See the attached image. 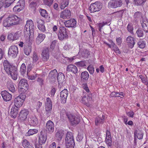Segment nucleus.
<instances>
[{
    "label": "nucleus",
    "instance_id": "nucleus-1",
    "mask_svg": "<svg viewBox=\"0 0 148 148\" xmlns=\"http://www.w3.org/2000/svg\"><path fill=\"white\" fill-rule=\"evenodd\" d=\"M134 17L136 20H138L141 18V24L143 30L146 33H148V23L147 19L142 16V13L140 12H136L134 15Z\"/></svg>",
    "mask_w": 148,
    "mask_h": 148
},
{
    "label": "nucleus",
    "instance_id": "nucleus-2",
    "mask_svg": "<svg viewBox=\"0 0 148 148\" xmlns=\"http://www.w3.org/2000/svg\"><path fill=\"white\" fill-rule=\"evenodd\" d=\"M68 30L64 27L61 26L60 27L59 33L58 34V37L60 40H62L64 39L68 38Z\"/></svg>",
    "mask_w": 148,
    "mask_h": 148
},
{
    "label": "nucleus",
    "instance_id": "nucleus-3",
    "mask_svg": "<svg viewBox=\"0 0 148 148\" xmlns=\"http://www.w3.org/2000/svg\"><path fill=\"white\" fill-rule=\"evenodd\" d=\"M34 29V25L32 21L31 20L27 21L24 27L25 34L27 36H29L31 31H33Z\"/></svg>",
    "mask_w": 148,
    "mask_h": 148
},
{
    "label": "nucleus",
    "instance_id": "nucleus-4",
    "mask_svg": "<svg viewBox=\"0 0 148 148\" xmlns=\"http://www.w3.org/2000/svg\"><path fill=\"white\" fill-rule=\"evenodd\" d=\"M101 8V3L97 1L90 5L89 10L91 12H93L99 11Z\"/></svg>",
    "mask_w": 148,
    "mask_h": 148
},
{
    "label": "nucleus",
    "instance_id": "nucleus-5",
    "mask_svg": "<svg viewBox=\"0 0 148 148\" xmlns=\"http://www.w3.org/2000/svg\"><path fill=\"white\" fill-rule=\"evenodd\" d=\"M26 97V95H19L14 99V106L17 107L21 106L23 105Z\"/></svg>",
    "mask_w": 148,
    "mask_h": 148
},
{
    "label": "nucleus",
    "instance_id": "nucleus-6",
    "mask_svg": "<svg viewBox=\"0 0 148 148\" xmlns=\"http://www.w3.org/2000/svg\"><path fill=\"white\" fill-rule=\"evenodd\" d=\"M52 102L49 97L47 98L45 103V111L47 116H49L51 113Z\"/></svg>",
    "mask_w": 148,
    "mask_h": 148
},
{
    "label": "nucleus",
    "instance_id": "nucleus-7",
    "mask_svg": "<svg viewBox=\"0 0 148 148\" xmlns=\"http://www.w3.org/2000/svg\"><path fill=\"white\" fill-rule=\"evenodd\" d=\"M68 118L71 124L73 125H76L80 122V117L77 116H75L71 114L68 115Z\"/></svg>",
    "mask_w": 148,
    "mask_h": 148
},
{
    "label": "nucleus",
    "instance_id": "nucleus-8",
    "mask_svg": "<svg viewBox=\"0 0 148 148\" xmlns=\"http://www.w3.org/2000/svg\"><path fill=\"white\" fill-rule=\"evenodd\" d=\"M82 97L81 102L87 106L89 107L90 106L89 102L92 99L91 94H88L87 97L85 93L84 92L82 96Z\"/></svg>",
    "mask_w": 148,
    "mask_h": 148
},
{
    "label": "nucleus",
    "instance_id": "nucleus-9",
    "mask_svg": "<svg viewBox=\"0 0 148 148\" xmlns=\"http://www.w3.org/2000/svg\"><path fill=\"white\" fill-rule=\"evenodd\" d=\"M122 5V1L121 0H112L108 3V6L112 8H116L121 6Z\"/></svg>",
    "mask_w": 148,
    "mask_h": 148
},
{
    "label": "nucleus",
    "instance_id": "nucleus-10",
    "mask_svg": "<svg viewBox=\"0 0 148 148\" xmlns=\"http://www.w3.org/2000/svg\"><path fill=\"white\" fill-rule=\"evenodd\" d=\"M20 18L16 15H11L10 16V27L19 24Z\"/></svg>",
    "mask_w": 148,
    "mask_h": 148
},
{
    "label": "nucleus",
    "instance_id": "nucleus-11",
    "mask_svg": "<svg viewBox=\"0 0 148 148\" xmlns=\"http://www.w3.org/2000/svg\"><path fill=\"white\" fill-rule=\"evenodd\" d=\"M40 0H34L29 3V8L32 11L35 12L40 4Z\"/></svg>",
    "mask_w": 148,
    "mask_h": 148
},
{
    "label": "nucleus",
    "instance_id": "nucleus-12",
    "mask_svg": "<svg viewBox=\"0 0 148 148\" xmlns=\"http://www.w3.org/2000/svg\"><path fill=\"white\" fill-rule=\"evenodd\" d=\"M71 11L69 9H65L60 14V17L63 19H69L71 18Z\"/></svg>",
    "mask_w": 148,
    "mask_h": 148
},
{
    "label": "nucleus",
    "instance_id": "nucleus-13",
    "mask_svg": "<svg viewBox=\"0 0 148 148\" xmlns=\"http://www.w3.org/2000/svg\"><path fill=\"white\" fill-rule=\"evenodd\" d=\"M10 75L14 80L17 79L18 74L16 66L10 65Z\"/></svg>",
    "mask_w": 148,
    "mask_h": 148
},
{
    "label": "nucleus",
    "instance_id": "nucleus-14",
    "mask_svg": "<svg viewBox=\"0 0 148 148\" xmlns=\"http://www.w3.org/2000/svg\"><path fill=\"white\" fill-rule=\"evenodd\" d=\"M58 72L56 69H54L51 71L49 73L48 78L50 81L51 82H55L57 79Z\"/></svg>",
    "mask_w": 148,
    "mask_h": 148
},
{
    "label": "nucleus",
    "instance_id": "nucleus-15",
    "mask_svg": "<svg viewBox=\"0 0 148 148\" xmlns=\"http://www.w3.org/2000/svg\"><path fill=\"white\" fill-rule=\"evenodd\" d=\"M41 55L42 60L44 62L47 61L49 57V48H46L43 50Z\"/></svg>",
    "mask_w": 148,
    "mask_h": 148
},
{
    "label": "nucleus",
    "instance_id": "nucleus-16",
    "mask_svg": "<svg viewBox=\"0 0 148 148\" xmlns=\"http://www.w3.org/2000/svg\"><path fill=\"white\" fill-rule=\"evenodd\" d=\"M29 113V111L27 110L24 109L22 110L19 114V119L21 121H25Z\"/></svg>",
    "mask_w": 148,
    "mask_h": 148
},
{
    "label": "nucleus",
    "instance_id": "nucleus-17",
    "mask_svg": "<svg viewBox=\"0 0 148 148\" xmlns=\"http://www.w3.org/2000/svg\"><path fill=\"white\" fill-rule=\"evenodd\" d=\"M68 94V91L66 89H64L61 92L60 97L62 103L64 104L66 103Z\"/></svg>",
    "mask_w": 148,
    "mask_h": 148
},
{
    "label": "nucleus",
    "instance_id": "nucleus-18",
    "mask_svg": "<svg viewBox=\"0 0 148 148\" xmlns=\"http://www.w3.org/2000/svg\"><path fill=\"white\" fill-rule=\"evenodd\" d=\"M66 27H74L76 25V21L73 18L66 21L64 23Z\"/></svg>",
    "mask_w": 148,
    "mask_h": 148
},
{
    "label": "nucleus",
    "instance_id": "nucleus-19",
    "mask_svg": "<svg viewBox=\"0 0 148 148\" xmlns=\"http://www.w3.org/2000/svg\"><path fill=\"white\" fill-rule=\"evenodd\" d=\"M46 127L49 132L51 133L54 130V124L51 120H49L46 123Z\"/></svg>",
    "mask_w": 148,
    "mask_h": 148
},
{
    "label": "nucleus",
    "instance_id": "nucleus-20",
    "mask_svg": "<svg viewBox=\"0 0 148 148\" xmlns=\"http://www.w3.org/2000/svg\"><path fill=\"white\" fill-rule=\"evenodd\" d=\"M10 55L13 58H15L18 53L17 47L15 46H11L10 48Z\"/></svg>",
    "mask_w": 148,
    "mask_h": 148
},
{
    "label": "nucleus",
    "instance_id": "nucleus-21",
    "mask_svg": "<svg viewBox=\"0 0 148 148\" xmlns=\"http://www.w3.org/2000/svg\"><path fill=\"white\" fill-rule=\"evenodd\" d=\"M36 22L38 24V27L39 29L42 31H45L46 29L44 25V21L38 18L37 19Z\"/></svg>",
    "mask_w": 148,
    "mask_h": 148
},
{
    "label": "nucleus",
    "instance_id": "nucleus-22",
    "mask_svg": "<svg viewBox=\"0 0 148 148\" xmlns=\"http://www.w3.org/2000/svg\"><path fill=\"white\" fill-rule=\"evenodd\" d=\"M66 71L75 74L77 73L78 70L77 67L75 65L69 64L67 66Z\"/></svg>",
    "mask_w": 148,
    "mask_h": 148
},
{
    "label": "nucleus",
    "instance_id": "nucleus-23",
    "mask_svg": "<svg viewBox=\"0 0 148 148\" xmlns=\"http://www.w3.org/2000/svg\"><path fill=\"white\" fill-rule=\"evenodd\" d=\"M47 139V136L46 134H43V132L41 131L39 137V143L40 145L44 144Z\"/></svg>",
    "mask_w": 148,
    "mask_h": 148
},
{
    "label": "nucleus",
    "instance_id": "nucleus-24",
    "mask_svg": "<svg viewBox=\"0 0 148 148\" xmlns=\"http://www.w3.org/2000/svg\"><path fill=\"white\" fill-rule=\"evenodd\" d=\"M28 121L32 126H36L38 124V119L35 116H31L29 119Z\"/></svg>",
    "mask_w": 148,
    "mask_h": 148
},
{
    "label": "nucleus",
    "instance_id": "nucleus-25",
    "mask_svg": "<svg viewBox=\"0 0 148 148\" xmlns=\"http://www.w3.org/2000/svg\"><path fill=\"white\" fill-rule=\"evenodd\" d=\"M105 117L104 115H102V117L98 116L95 119V123L96 125H99L100 124H103L105 120Z\"/></svg>",
    "mask_w": 148,
    "mask_h": 148
},
{
    "label": "nucleus",
    "instance_id": "nucleus-26",
    "mask_svg": "<svg viewBox=\"0 0 148 148\" xmlns=\"http://www.w3.org/2000/svg\"><path fill=\"white\" fill-rule=\"evenodd\" d=\"M18 107L14 106L11 109V117L13 118H15L18 113Z\"/></svg>",
    "mask_w": 148,
    "mask_h": 148
},
{
    "label": "nucleus",
    "instance_id": "nucleus-27",
    "mask_svg": "<svg viewBox=\"0 0 148 148\" xmlns=\"http://www.w3.org/2000/svg\"><path fill=\"white\" fill-rule=\"evenodd\" d=\"M57 79L59 84H62L65 81V77L64 75L61 73H59L57 75Z\"/></svg>",
    "mask_w": 148,
    "mask_h": 148
},
{
    "label": "nucleus",
    "instance_id": "nucleus-28",
    "mask_svg": "<svg viewBox=\"0 0 148 148\" xmlns=\"http://www.w3.org/2000/svg\"><path fill=\"white\" fill-rule=\"evenodd\" d=\"M18 88L27 87H29L28 84L27 80L25 79H21L18 84Z\"/></svg>",
    "mask_w": 148,
    "mask_h": 148
},
{
    "label": "nucleus",
    "instance_id": "nucleus-29",
    "mask_svg": "<svg viewBox=\"0 0 148 148\" xmlns=\"http://www.w3.org/2000/svg\"><path fill=\"white\" fill-rule=\"evenodd\" d=\"M64 135V132L62 130H58L55 135L56 139L58 141H60Z\"/></svg>",
    "mask_w": 148,
    "mask_h": 148
},
{
    "label": "nucleus",
    "instance_id": "nucleus-30",
    "mask_svg": "<svg viewBox=\"0 0 148 148\" xmlns=\"http://www.w3.org/2000/svg\"><path fill=\"white\" fill-rule=\"evenodd\" d=\"M1 95L3 99L5 101H9V93L6 90L2 91L1 92Z\"/></svg>",
    "mask_w": 148,
    "mask_h": 148
},
{
    "label": "nucleus",
    "instance_id": "nucleus-31",
    "mask_svg": "<svg viewBox=\"0 0 148 148\" xmlns=\"http://www.w3.org/2000/svg\"><path fill=\"white\" fill-rule=\"evenodd\" d=\"M135 138L136 137L139 139H142L143 136V133L140 130L138 129L136 130L134 132Z\"/></svg>",
    "mask_w": 148,
    "mask_h": 148
},
{
    "label": "nucleus",
    "instance_id": "nucleus-32",
    "mask_svg": "<svg viewBox=\"0 0 148 148\" xmlns=\"http://www.w3.org/2000/svg\"><path fill=\"white\" fill-rule=\"evenodd\" d=\"M89 77L88 73L86 71L82 72L81 75V78L82 80L84 81L87 80Z\"/></svg>",
    "mask_w": 148,
    "mask_h": 148
},
{
    "label": "nucleus",
    "instance_id": "nucleus-33",
    "mask_svg": "<svg viewBox=\"0 0 148 148\" xmlns=\"http://www.w3.org/2000/svg\"><path fill=\"white\" fill-rule=\"evenodd\" d=\"M45 37V34H39L38 36L36 39V42L38 44H39L42 42Z\"/></svg>",
    "mask_w": 148,
    "mask_h": 148
},
{
    "label": "nucleus",
    "instance_id": "nucleus-34",
    "mask_svg": "<svg viewBox=\"0 0 148 148\" xmlns=\"http://www.w3.org/2000/svg\"><path fill=\"white\" fill-rule=\"evenodd\" d=\"M126 41L127 43L130 44V47L131 48L134 47L135 42H134V39L131 36L128 37L126 39Z\"/></svg>",
    "mask_w": 148,
    "mask_h": 148
},
{
    "label": "nucleus",
    "instance_id": "nucleus-35",
    "mask_svg": "<svg viewBox=\"0 0 148 148\" xmlns=\"http://www.w3.org/2000/svg\"><path fill=\"white\" fill-rule=\"evenodd\" d=\"M4 69L6 73L9 74V63L7 60H5L3 63Z\"/></svg>",
    "mask_w": 148,
    "mask_h": 148
},
{
    "label": "nucleus",
    "instance_id": "nucleus-36",
    "mask_svg": "<svg viewBox=\"0 0 148 148\" xmlns=\"http://www.w3.org/2000/svg\"><path fill=\"white\" fill-rule=\"evenodd\" d=\"M124 12V10H121L113 13L112 15L117 18H120L122 16Z\"/></svg>",
    "mask_w": 148,
    "mask_h": 148
},
{
    "label": "nucleus",
    "instance_id": "nucleus-37",
    "mask_svg": "<svg viewBox=\"0 0 148 148\" xmlns=\"http://www.w3.org/2000/svg\"><path fill=\"white\" fill-rule=\"evenodd\" d=\"M66 148H74L75 145L74 140L65 142Z\"/></svg>",
    "mask_w": 148,
    "mask_h": 148
},
{
    "label": "nucleus",
    "instance_id": "nucleus-38",
    "mask_svg": "<svg viewBox=\"0 0 148 148\" xmlns=\"http://www.w3.org/2000/svg\"><path fill=\"white\" fill-rule=\"evenodd\" d=\"M69 4V0H61L60 8L61 9H64Z\"/></svg>",
    "mask_w": 148,
    "mask_h": 148
},
{
    "label": "nucleus",
    "instance_id": "nucleus-39",
    "mask_svg": "<svg viewBox=\"0 0 148 148\" xmlns=\"http://www.w3.org/2000/svg\"><path fill=\"white\" fill-rule=\"evenodd\" d=\"M61 119L62 120H65L67 117L68 118V115L69 114H66V111L64 109H62L60 112Z\"/></svg>",
    "mask_w": 148,
    "mask_h": 148
},
{
    "label": "nucleus",
    "instance_id": "nucleus-40",
    "mask_svg": "<svg viewBox=\"0 0 148 148\" xmlns=\"http://www.w3.org/2000/svg\"><path fill=\"white\" fill-rule=\"evenodd\" d=\"M22 145L25 148H33L29 142L26 139H24L22 141Z\"/></svg>",
    "mask_w": 148,
    "mask_h": 148
},
{
    "label": "nucleus",
    "instance_id": "nucleus-41",
    "mask_svg": "<svg viewBox=\"0 0 148 148\" xmlns=\"http://www.w3.org/2000/svg\"><path fill=\"white\" fill-rule=\"evenodd\" d=\"M74 140L73 134L71 132L67 133L66 134L65 139V142Z\"/></svg>",
    "mask_w": 148,
    "mask_h": 148
},
{
    "label": "nucleus",
    "instance_id": "nucleus-42",
    "mask_svg": "<svg viewBox=\"0 0 148 148\" xmlns=\"http://www.w3.org/2000/svg\"><path fill=\"white\" fill-rule=\"evenodd\" d=\"M32 51V47L30 45H28L24 47V51L25 54L29 56Z\"/></svg>",
    "mask_w": 148,
    "mask_h": 148
},
{
    "label": "nucleus",
    "instance_id": "nucleus-43",
    "mask_svg": "<svg viewBox=\"0 0 148 148\" xmlns=\"http://www.w3.org/2000/svg\"><path fill=\"white\" fill-rule=\"evenodd\" d=\"M38 132V130L37 129H30L26 133V136L32 135L34 134L37 133Z\"/></svg>",
    "mask_w": 148,
    "mask_h": 148
},
{
    "label": "nucleus",
    "instance_id": "nucleus-44",
    "mask_svg": "<svg viewBox=\"0 0 148 148\" xmlns=\"http://www.w3.org/2000/svg\"><path fill=\"white\" fill-rule=\"evenodd\" d=\"M29 87H22L21 88H18V91L20 93L19 95H26L25 93L26 92L27 90L28 89Z\"/></svg>",
    "mask_w": 148,
    "mask_h": 148
},
{
    "label": "nucleus",
    "instance_id": "nucleus-45",
    "mask_svg": "<svg viewBox=\"0 0 148 148\" xmlns=\"http://www.w3.org/2000/svg\"><path fill=\"white\" fill-rule=\"evenodd\" d=\"M26 71V67L24 63H23L21 65L20 68V72L21 74L23 75L25 74Z\"/></svg>",
    "mask_w": 148,
    "mask_h": 148
},
{
    "label": "nucleus",
    "instance_id": "nucleus-46",
    "mask_svg": "<svg viewBox=\"0 0 148 148\" xmlns=\"http://www.w3.org/2000/svg\"><path fill=\"white\" fill-rule=\"evenodd\" d=\"M147 0H134V3L137 6H140L144 5Z\"/></svg>",
    "mask_w": 148,
    "mask_h": 148
},
{
    "label": "nucleus",
    "instance_id": "nucleus-47",
    "mask_svg": "<svg viewBox=\"0 0 148 148\" xmlns=\"http://www.w3.org/2000/svg\"><path fill=\"white\" fill-rule=\"evenodd\" d=\"M18 34L16 33H15L14 35L12 33L10 34V40H16L18 38Z\"/></svg>",
    "mask_w": 148,
    "mask_h": 148
},
{
    "label": "nucleus",
    "instance_id": "nucleus-48",
    "mask_svg": "<svg viewBox=\"0 0 148 148\" xmlns=\"http://www.w3.org/2000/svg\"><path fill=\"white\" fill-rule=\"evenodd\" d=\"M23 8L22 7L19 5V4H18L15 6L13 8V11L14 12H19L21 10H22Z\"/></svg>",
    "mask_w": 148,
    "mask_h": 148
},
{
    "label": "nucleus",
    "instance_id": "nucleus-49",
    "mask_svg": "<svg viewBox=\"0 0 148 148\" xmlns=\"http://www.w3.org/2000/svg\"><path fill=\"white\" fill-rule=\"evenodd\" d=\"M137 36L139 37H143L144 35V33L141 29L139 28L136 32Z\"/></svg>",
    "mask_w": 148,
    "mask_h": 148
},
{
    "label": "nucleus",
    "instance_id": "nucleus-50",
    "mask_svg": "<svg viewBox=\"0 0 148 148\" xmlns=\"http://www.w3.org/2000/svg\"><path fill=\"white\" fill-rule=\"evenodd\" d=\"M112 142L111 137L106 138L105 142L108 147L112 146Z\"/></svg>",
    "mask_w": 148,
    "mask_h": 148
},
{
    "label": "nucleus",
    "instance_id": "nucleus-51",
    "mask_svg": "<svg viewBox=\"0 0 148 148\" xmlns=\"http://www.w3.org/2000/svg\"><path fill=\"white\" fill-rule=\"evenodd\" d=\"M41 15L45 18H46L47 16V13L46 11L44 9H40V10Z\"/></svg>",
    "mask_w": 148,
    "mask_h": 148
},
{
    "label": "nucleus",
    "instance_id": "nucleus-52",
    "mask_svg": "<svg viewBox=\"0 0 148 148\" xmlns=\"http://www.w3.org/2000/svg\"><path fill=\"white\" fill-rule=\"evenodd\" d=\"M32 59L33 62L34 63L36 62L39 59L37 53L35 51L33 53Z\"/></svg>",
    "mask_w": 148,
    "mask_h": 148
},
{
    "label": "nucleus",
    "instance_id": "nucleus-53",
    "mask_svg": "<svg viewBox=\"0 0 148 148\" xmlns=\"http://www.w3.org/2000/svg\"><path fill=\"white\" fill-rule=\"evenodd\" d=\"M138 47L141 48H144L145 46V42L143 40H139L138 42Z\"/></svg>",
    "mask_w": 148,
    "mask_h": 148
},
{
    "label": "nucleus",
    "instance_id": "nucleus-54",
    "mask_svg": "<svg viewBox=\"0 0 148 148\" xmlns=\"http://www.w3.org/2000/svg\"><path fill=\"white\" fill-rule=\"evenodd\" d=\"M127 29L129 32L132 34H133V27L132 25L131 24H128L127 27Z\"/></svg>",
    "mask_w": 148,
    "mask_h": 148
},
{
    "label": "nucleus",
    "instance_id": "nucleus-55",
    "mask_svg": "<svg viewBox=\"0 0 148 148\" xmlns=\"http://www.w3.org/2000/svg\"><path fill=\"white\" fill-rule=\"evenodd\" d=\"M53 0H43L45 4L50 6L52 4Z\"/></svg>",
    "mask_w": 148,
    "mask_h": 148
},
{
    "label": "nucleus",
    "instance_id": "nucleus-56",
    "mask_svg": "<svg viewBox=\"0 0 148 148\" xmlns=\"http://www.w3.org/2000/svg\"><path fill=\"white\" fill-rule=\"evenodd\" d=\"M37 74H36L34 75H29L28 73H27V75L28 79L31 80L35 79V78L37 77Z\"/></svg>",
    "mask_w": 148,
    "mask_h": 148
},
{
    "label": "nucleus",
    "instance_id": "nucleus-57",
    "mask_svg": "<svg viewBox=\"0 0 148 148\" xmlns=\"http://www.w3.org/2000/svg\"><path fill=\"white\" fill-rule=\"evenodd\" d=\"M9 17H8V18L4 20L3 25L4 27H9Z\"/></svg>",
    "mask_w": 148,
    "mask_h": 148
},
{
    "label": "nucleus",
    "instance_id": "nucleus-58",
    "mask_svg": "<svg viewBox=\"0 0 148 148\" xmlns=\"http://www.w3.org/2000/svg\"><path fill=\"white\" fill-rule=\"evenodd\" d=\"M10 91L14 94L16 93L15 88L13 84L10 85Z\"/></svg>",
    "mask_w": 148,
    "mask_h": 148
},
{
    "label": "nucleus",
    "instance_id": "nucleus-59",
    "mask_svg": "<svg viewBox=\"0 0 148 148\" xmlns=\"http://www.w3.org/2000/svg\"><path fill=\"white\" fill-rule=\"evenodd\" d=\"M37 81L40 86H42L44 84V80L41 77L38 78Z\"/></svg>",
    "mask_w": 148,
    "mask_h": 148
},
{
    "label": "nucleus",
    "instance_id": "nucleus-60",
    "mask_svg": "<svg viewBox=\"0 0 148 148\" xmlns=\"http://www.w3.org/2000/svg\"><path fill=\"white\" fill-rule=\"evenodd\" d=\"M87 69L90 74H93L94 71V69L93 66H89L88 67Z\"/></svg>",
    "mask_w": 148,
    "mask_h": 148
},
{
    "label": "nucleus",
    "instance_id": "nucleus-61",
    "mask_svg": "<svg viewBox=\"0 0 148 148\" xmlns=\"http://www.w3.org/2000/svg\"><path fill=\"white\" fill-rule=\"evenodd\" d=\"M82 88L86 91L87 93H88V94H91L89 92L90 90L89 89L88 87L86 84H85L83 85L82 86Z\"/></svg>",
    "mask_w": 148,
    "mask_h": 148
},
{
    "label": "nucleus",
    "instance_id": "nucleus-62",
    "mask_svg": "<svg viewBox=\"0 0 148 148\" xmlns=\"http://www.w3.org/2000/svg\"><path fill=\"white\" fill-rule=\"evenodd\" d=\"M18 4L19 5L22 7V8H23L24 7L25 4V0H20L18 1Z\"/></svg>",
    "mask_w": 148,
    "mask_h": 148
},
{
    "label": "nucleus",
    "instance_id": "nucleus-63",
    "mask_svg": "<svg viewBox=\"0 0 148 148\" xmlns=\"http://www.w3.org/2000/svg\"><path fill=\"white\" fill-rule=\"evenodd\" d=\"M56 41H55V40L53 41L52 42L50 46V48H49V49L51 50L52 51L54 49V47H55V46H56Z\"/></svg>",
    "mask_w": 148,
    "mask_h": 148
},
{
    "label": "nucleus",
    "instance_id": "nucleus-64",
    "mask_svg": "<svg viewBox=\"0 0 148 148\" xmlns=\"http://www.w3.org/2000/svg\"><path fill=\"white\" fill-rule=\"evenodd\" d=\"M77 65L79 66L83 67L85 66V64L84 61H81L80 62H77Z\"/></svg>",
    "mask_w": 148,
    "mask_h": 148
}]
</instances>
